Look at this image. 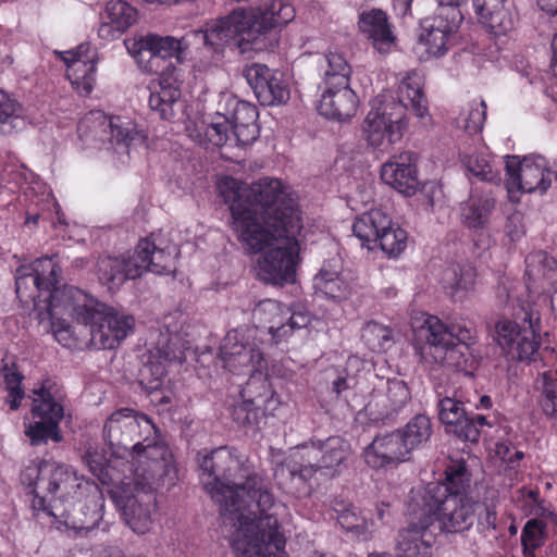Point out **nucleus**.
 <instances>
[{"mask_svg": "<svg viewBox=\"0 0 557 557\" xmlns=\"http://www.w3.org/2000/svg\"><path fill=\"white\" fill-rule=\"evenodd\" d=\"M189 136L199 145L231 146L232 124L225 115L215 116L211 123L201 122L187 128Z\"/></svg>", "mask_w": 557, "mask_h": 557, "instance_id": "473e14b6", "label": "nucleus"}, {"mask_svg": "<svg viewBox=\"0 0 557 557\" xmlns=\"http://www.w3.org/2000/svg\"><path fill=\"white\" fill-rule=\"evenodd\" d=\"M389 216L380 209H372L358 216L352 224L354 235L361 246L369 250L375 249V240L380 233L389 225Z\"/></svg>", "mask_w": 557, "mask_h": 557, "instance_id": "72a5a7b5", "label": "nucleus"}, {"mask_svg": "<svg viewBox=\"0 0 557 557\" xmlns=\"http://www.w3.org/2000/svg\"><path fill=\"white\" fill-rule=\"evenodd\" d=\"M69 314V312L66 311H61L58 315H57V319H59V315L61 314ZM52 321L55 320L54 319H51ZM52 327H53V334H54V337L55 339L64 347H71L72 345H74L75 343V339L73 337V333L71 331V327L70 325H65L63 323H60L59 326L55 325L54 322H52Z\"/></svg>", "mask_w": 557, "mask_h": 557, "instance_id": "0e129e2a", "label": "nucleus"}, {"mask_svg": "<svg viewBox=\"0 0 557 557\" xmlns=\"http://www.w3.org/2000/svg\"><path fill=\"white\" fill-rule=\"evenodd\" d=\"M495 200L487 194L471 195L461 206L462 223L470 228H483L487 222Z\"/></svg>", "mask_w": 557, "mask_h": 557, "instance_id": "e433bc0d", "label": "nucleus"}, {"mask_svg": "<svg viewBox=\"0 0 557 557\" xmlns=\"http://www.w3.org/2000/svg\"><path fill=\"white\" fill-rule=\"evenodd\" d=\"M103 22L98 30L100 37L113 39L137 22V10L124 0H110L106 4Z\"/></svg>", "mask_w": 557, "mask_h": 557, "instance_id": "7c9ffc66", "label": "nucleus"}, {"mask_svg": "<svg viewBox=\"0 0 557 557\" xmlns=\"http://www.w3.org/2000/svg\"><path fill=\"white\" fill-rule=\"evenodd\" d=\"M525 264V275L533 284L550 280L557 273V261L542 250L529 253Z\"/></svg>", "mask_w": 557, "mask_h": 557, "instance_id": "58836bf2", "label": "nucleus"}, {"mask_svg": "<svg viewBox=\"0 0 557 557\" xmlns=\"http://www.w3.org/2000/svg\"><path fill=\"white\" fill-rule=\"evenodd\" d=\"M259 136L258 125H232L231 146L252 144Z\"/></svg>", "mask_w": 557, "mask_h": 557, "instance_id": "bf43d9fd", "label": "nucleus"}, {"mask_svg": "<svg viewBox=\"0 0 557 557\" xmlns=\"http://www.w3.org/2000/svg\"><path fill=\"white\" fill-rule=\"evenodd\" d=\"M78 137L90 148L107 145L116 153H128L132 146L144 144L146 134L128 117L109 116L97 110L88 112L78 123Z\"/></svg>", "mask_w": 557, "mask_h": 557, "instance_id": "9d476101", "label": "nucleus"}, {"mask_svg": "<svg viewBox=\"0 0 557 557\" xmlns=\"http://www.w3.org/2000/svg\"><path fill=\"white\" fill-rule=\"evenodd\" d=\"M294 18V9L282 0H273L264 8L234 10L225 17L212 21L205 29L195 30L211 54V63L221 60L223 47L233 44L240 53L273 49L278 44L276 27Z\"/></svg>", "mask_w": 557, "mask_h": 557, "instance_id": "20e7f679", "label": "nucleus"}, {"mask_svg": "<svg viewBox=\"0 0 557 557\" xmlns=\"http://www.w3.org/2000/svg\"><path fill=\"white\" fill-rule=\"evenodd\" d=\"M518 319H500L495 325V341L508 359L531 362L540 347V313L530 309Z\"/></svg>", "mask_w": 557, "mask_h": 557, "instance_id": "4468645a", "label": "nucleus"}, {"mask_svg": "<svg viewBox=\"0 0 557 557\" xmlns=\"http://www.w3.org/2000/svg\"><path fill=\"white\" fill-rule=\"evenodd\" d=\"M151 358L165 362H180L185 360V354L180 338L177 335H172L168 331L160 333L159 339L153 350H151Z\"/></svg>", "mask_w": 557, "mask_h": 557, "instance_id": "c03bdc74", "label": "nucleus"}, {"mask_svg": "<svg viewBox=\"0 0 557 557\" xmlns=\"http://www.w3.org/2000/svg\"><path fill=\"white\" fill-rule=\"evenodd\" d=\"M232 417L240 426H253L258 424L259 411L252 400H244L234 405Z\"/></svg>", "mask_w": 557, "mask_h": 557, "instance_id": "4d7b16f0", "label": "nucleus"}, {"mask_svg": "<svg viewBox=\"0 0 557 557\" xmlns=\"http://www.w3.org/2000/svg\"><path fill=\"white\" fill-rule=\"evenodd\" d=\"M449 494L466 495L470 486V474L463 463H453L446 469V483H443Z\"/></svg>", "mask_w": 557, "mask_h": 557, "instance_id": "864d4df0", "label": "nucleus"}, {"mask_svg": "<svg viewBox=\"0 0 557 557\" xmlns=\"http://www.w3.org/2000/svg\"><path fill=\"white\" fill-rule=\"evenodd\" d=\"M472 7L478 22L494 37L509 36L517 27L515 0H472Z\"/></svg>", "mask_w": 557, "mask_h": 557, "instance_id": "4be33fe9", "label": "nucleus"}, {"mask_svg": "<svg viewBox=\"0 0 557 557\" xmlns=\"http://www.w3.org/2000/svg\"><path fill=\"white\" fill-rule=\"evenodd\" d=\"M472 330L460 324L446 325L435 315H428L418 330L424 341L422 357L430 362L471 374L474 358L470 351Z\"/></svg>", "mask_w": 557, "mask_h": 557, "instance_id": "6e6552de", "label": "nucleus"}, {"mask_svg": "<svg viewBox=\"0 0 557 557\" xmlns=\"http://www.w3.org/2000/svg\"><path fill=\"white\" fill-rule=\"evenodd\" d=\"M313 288L315 294L335 301L346 299L349 294V286L338 272L326 268H322L313 277Z\"/></svg>", "mask_w": 557, "mask_h": 557, "instance_id": "4c0bfd02", "label": "nucleus"}, {"mask_svg": "<svg viewBox=\"0 0 557 557\" xmlns=\"http://www.w3.org/2000/svg\"><path fill=\"white\" fill-rule=\"evenodd\" d=\"M144 265L137 263L135 250L120 257H101L97 263L99 281L109 289L119 288L125 281L143 275Z\"/></svg>", "mask_w": 557, "mask_h": 557, "instance_id": "bb28decb", "label": "nucleus"}, {"mask_svg": "<svg viewBox=\"0 0 557 557\" xmlns=\"http://www.w3.org/2000/svg\"><path fill=\"white\" fill-rule=\"evenodd\" d=\"M200 481L230 527L238 557H287L285 537L270 513L274 497L263 480L235 453L219 447L199 461Z\"/></svg>", "mask_w": 557, "mask_h": 557, "instance_id": "f03ea898", "label": "nucleus"}, {"mask_svg": "<svg viewBox=\"0 0 557 557\" xmlns=\"http://www.w3.org/2000/svg\"><path fill=\"white\" fill-rule=\"evenodd\" d=\"M258 109L247 101H235V107L231 116L232 125H258Z\"/></svg>", "mask_w": 557, "mask_h": 557, "instance_id": "13d9d810", "label": "nucleus"}, {"mask_svg": "<svg viewBox=\"0 0 557 557\" xmlns=\"http://www.w3.org/2000/svg\"><path fill=\"white\" fill-rule=\"evenodd\" d=\"M520 222L521 219L519 215H511L507 221L506 232L507 235L511 238V240L519 239L523 234V230L521 227H518Z\"/></svg>", "mask_w": 557, "mask_h": 557, "instance_id": "338daca9", "label": "nucleus"}, {"mask_svg": "<svg viewBox=\"0 0 557 557\" xmlns=\"http://www.w3.org/2000/svg\"><path fill=\"white\" fill-rule=\"evenodd\" d=\"M52 298L54 311L61 301L70 317L89 327L90 345L97 349H114L133 332V315L97 301L77 287H66Z\"/></svg>", "mask_w": 557, "mask_h": 557, "instance_id": "423d86ee", "label": "nucleus"}, {"mask_svg": "<svg viewBox=\"0 0 557 557\" xmlns=\"http://www.w3.org/2000/svg\"><path fill=\"white\" fill-rule=\"evenodd\" d=\"M180 97L178 74L173 67L171 73L162 72L158 82L151 83L148 103L162 120H171L174 116L173 106Z\"/></svg>", "mask_w": 557, "mask_h": 557, "instance_id": "c756f323", "label": "nucleus"}, {"mask_svg": "<svg viewBox=\"0 0 557 557\" xmlns=\"http://www.w3.org/2000/svg\"><path fill=\"white\" fill-rule=\"evenodd\" d=\"M124 45L139 69L146 73H158L161 70V61L165 59L174 58L182 63L187 48L184 38L157 34L126 38Z\"/></svg>", "mask_w": 557, "mask_h": 557, "instance_id": "f3484780", "label": "nucleus"}, {"mask_svg": "<svg viewBox=\"0 0 557 557\" xmlns=\"http://www.w3.org/2000/svg\"><path fill=\"white\" fill-rule=\"evenodd\" d=\"M25 433L29 437L30 444L33 446L45 444L48 442V440H51L54 443L62 441L59 424L42 420L29 424Z\"/></svg>", "mask_w": 557, "mask_h": 557, "instance_id": "8fccbe9b", "label": "nucleus"}, {"mask_svg": "<svg viewBox=\"0 0 557 557\" xmlns=\"http://www.w3.org/2000/svg\"><path fill=\"white\" fill-rule=\"evenodd\" d=\"M219 190L228 205L232 227L245 250L263 252L258 261L259 278L273 285L293 283L302 228L296 199L280 180L271 177L250 186L224 177Z\"/></svg>", "mask_w": 557, "mask_h": 557, "instance_id": "f257e3e1", "label": "nucleus"}, {"mask_svg": "<svg viewBox=\"0 0 557 557\" xmlns=\"http://www.w3.org/2000/svg\"><path fill=\"white\" fill-rule=\"evenodd\" d=\"M364 344L374 352L386 351L394 343L393 331L375 321L368 322L362 329Z\"/></svg>", "mask_w": 557, "mask_h": 557, "instance_id": "37998d69", "label": "nucleus"}, {"mask_svg": "<svg viewBox=\"0 0 557 557\" xmlns=\"http://www.w3.org/2000/svg\"><path fill=\"white\" fill-rule=\"evenodd\" d=\"M424 76L420 71L411 70L406 72L399 79L397 87V99L391 91L377 95L393 104L404 106V115L411 111L417 117L423 120L428 115V101L423 94Z\"/></svg>", "mask_w": 557, "mask_h": 557, "instance_id": "5701e85b", "label": "nucleus"}, {"mask_svg": "<svg viewBox=\"0 0 557 557\" xmlns=\"http://www.w3.org/2000/svg\"><path fill=\"white\" fill-rule=\"evenodd\" d=\"M309 323L310 315L307 312L293 311L286 319V322H282V325L271 324L270 333L273 338L278 342L287 337L294 331L307 327Z\"/></svg>", "mask_w": 557, "mask_h": 557, "instance_id": "603ef678", "label": "nucleus"}, {"mask_svg": "<svg viewBox=\"0 0 557 557\" xmlns=\"http://www.w3.org/2000/svg\"><path fill=\"white\" fill-rule=\"evenodd\" d=\"M165 373V364L158 359L154 362L150 357L139 371V383L148 393L157 392L162 386Z\"/></svg>", "mask_w": 557, "mask_h": 557, "instance_id": "de8ad7c7", "label": "nucleus"}, {"mask_svg": "<svg viewBox=\"0 0 557 557\" xmlns=\"http://www.w3.org/2000/svg\"><path fill=\"white\" fill-rule=\"evenodd\" d=\"M88 52L89 46L81 45L76 50L61 53L62 60L67 65L66 76L72 86L82 96H87L91 92L96 81L95 55H89Z\"/></svg>", "mask_w": 557, "mask_h": 557, "instance_id": "393cba45", "label": "nucleus"}, {"mask_svg": "<svg viewBox=\"0 0 557 557\" xmlns=\"http://www.w3.org/2000/svg\"><path fill=\"white\" fill-rule=\"evenodd\" d=\"M350 455V445L341 436H330L326 440L311 441L297 446L285 460L290 475L307 481L317 472L334 476Z\"/></svg>", "mask_w": 557, "mask_h": 557, "instance_id": "f8f14e48", "label": "nucleus"}, {"mask_svg": "<svg viewBox=\"0 0 557 557\" xmlns=\"http://www.w3.org/2000/svg\"><path fill=\"white\" fill-rule=\"evenodd\" d=\"M289 310L285 309L278 301L273 299H263L259 301L252 310V317L259 323L282 325Z\"/></svg>", "mask_w": 557, "mask_h": 557, "instance_id": "49530a36", "label": "nucleus"}, {"mask_svg": "<svg viewBox=\"0 0 557 557\" xmlns=\"http://www.w3.org/2000/svg\"><path fill=\"white\" fill-rule=\"evenodd\" d=\"M533 398L548 419L557 418V373L545 371L540 373L533 384Z\"/></svg>", "mask_w": 557, "mask_h": 557, "instance_id": "f704fd0d", "label": "nucleus"}, {"mask_svg": "<svg viewBox=\"0 0 557 557\" xmlns=\"http://www.w3.org/2000/svg\"><path fill=\"white\" fill-rule=\"evenodd\" d=\"M438 419L446 431L454 433L458 438H473L475 432L467 428L468 413L461 400L453 397H443L437 401Z\"/></svg>", "mask_w": 557, "mask_h": 557, "instance_id": "2f4dec72", "label": "nucleus"}, {"mask_svg": "<svg viewBox=\"0 0 557 557\" xmlns=\"http://www.w3.org/2000/svg\"><path fill=\"white\" fill-rule=\"evenodd\" d=\"M467 428L473 429L475 432V436L473 438H461L462 441H469L475 443L480 438V431L482 428L487 426L492 428L494 425V420H491L488 416L484 414H468V421H466Z\"/></svg>", "mask_w": 557, "mask_h": 557, "instance_id": "e2e57ef3", "label": "nucleus"}, {"mask_svg": "<svg viewBox=\"0 0 557 557\" xmlns=\"http://www.w3.org/2000/svg\"><path fill=\"white\" fill-rule=\"evenodd\" d=\"M59 267L52 258L44 257L36 259L29 264H23L15 272V292L18 299L25 304H33L34 308L40 313L47 312L50 319L64 311L61 301L55 311L52 309V297L57 292H61L67 286L57 288Z\"/></svg>", "mask_w": 557, "mask_h": 557, "instance_id": "9b49d317", "label": "nucleus"}, {"mask_svg": "<svg viewBox=\"0 0 557 557\" xmlns=\"http://www.w3.org/2000/svg\"><path fill=\"white\" fill-rule=\"evenodd\" d=\"M153 431L154 425L147 416L131 408H121L107 419L103 438L113 456L121 459L131 457L134 469L139 463L150 469L152 458L147 456V449L149 446H160L148 438Z\"/></svg>", "mask_w": 557, "mask_h": 557, "instance_id": "1a4fd4ad", "label": "nucleus"}, {"mask_svg": "<svg viewBox=\"0 0 557 557\" xmlns=\"http://www.w3.org/2000/svg\"><path fill=\"white\" fill-rule=\"evenodd\" d=\"M468 171L481 181L498 183L500 173L483 154H471L463 159Z\"/></svg>", "mask_w": 557, "mask_h": 557, "instance_id": "09e8293b", "label": "nucleus"}, {"mask_svg": "<svg viewBox=\"0 0 557 557\" xmlns=\"http://www.w3.org/2000/svg\"><path fill=\"white\" fill-rule=\"evenodd\" d=\"M34 395L32 406L34 417L42 421L59 424L64 416L63 406L45 388L34 391Z\"/></svg>", "mask_w": 557, "mask_h": 557, "instance_id": "ea45409f", "label": "nucleus"}, {"mask_svg": "<svg viewBox=\"0 0 557 557\" xmlns=\"http://www.w3.org/2000/svg\"><path fill=\"white\" fill-rule=\"evenodd\" d=\"M147 456L152 458L151 468L139 463L133 470L136 493L122 491L114 494L125 523L137 534L147 533L152 525L151 512L156 507L153 492L173 483L174 469L168 449L164 446H149Z\"/></svg>", "mask_w": 557, "mask_h": 557, "instance_id": "0eeeda50", "label": "nucleus"}, {"mask_svg": "<svg viewBox=\"0 0 557 557\" xmlns=\"http://www.w3.org/2000/svg\"><path fill=\"white\" fill-rule=\"evenodd\" d=\"M475 276V270L470 263H449L442 270L441 283L451 296H456L472 289Z\"/></svg>", "mask_w": 557, "mask_h": 557, "instance_id": "c9c22d12", "label": "nucleus"}, {"mask_svg": "<svg viewBox=\"0 0 557 557\" xmlns=\"http://www.w3.org/2000/svg\"><path fill=\"white\" fill-rule=\"evenodd\" d=\"M2 377L9 393L7 401L12 410H16L24 397V393L20 387L23 376L15 366L12 364L11 367L4 366L2 368Z\"/></svg>", "mask_w": 557, "mask_h": 557, "instance_id": "3c124183", "label": "nucleus"}, {"mask_svg": "<svg viewBox=\"0 0 557 557\" xmlns=\"http://www.w3.org/2000/svg\"><path fill=\"white\" fill-rule=\"evenodd\" d=\"M243 76L262 106H277L289 99L288 84L278 71L253 63L244 69Z\"/></svg>", "mask_w": 557, "mask_h": 557, "instance_id": "412c9836", "label": "nucleus"}, {"mask_svg": "<svg viewBox=\"0 0 557 557\" xmlns=\"http://www.w3.org/2000/svg\"><path fill=\"white\" fill-rule=\"evenodd\" d=\"M358 27L373 49L381 54L389 53L396 45L394 26L381 9L362 11L359 14Z\"/></svg>", "mask_w": 557, "mask_h": 557, "instance_id": "b1692460", "label": "nucleus"}, {"mask_svg": "<svg viewBox=\"0 0 557 557\" xmlns=\"http://www.w3.org/2000/svg\"><path fill=\"white\" fill-rule=\"evenodd\" d=\"M412 0H393L395 12L400 16H406L410 13Z\"/></svg>", "mask_w": 557, "mask_h": 557, "instance_id": "774afa93", "label": "nucleus"}, {"mask_svg": "<svg viewBox=\"0 0 557 557\" xmlns=\"http://www.w3.org/2000/svg\"><path fill=\"white\" fill-rule=\"evenodd\" d=\"M545 523L539 519L529 520L521 533V542L524 552L534 550L542 545L544 539Z\"/></svg>", "mask_w": 557, "mask_h": 557, "instance_id": "6e6d98bb", "label": "nucleus"}, {"mask_svg": "<svg viewBox=\"0 0 557 557\" xmlns=\"http://www.w3.org/2000/svg\"><path fill=\"white\" fill-rule=\"evenodd\" d=\"M83 459L94 475L99 476L103 473L107 463V459L103 454L99 453L97 449L89 447L85 451Z\"/></svg>", "mask_w": 557, "mask_h": 557, "instance_id": "052dcab7", "label": "nucleus"}, {"mask_svg": "<svg viewBox=\"0 0 557 557\" xmlns=\"http://www.w3.org/2000/svg\"><path fill=\"white\" fill-rule=\"evenodd\" d=\"M414 162L416 157L412 152H403L383 164L381 178L398 193L411 196L419 185Z\"/></svg>", "mask_w": 557, "mask_h": 557, "instance_id": "cd10ccee", "label": "nucleus"}, {"mask_svg": "<svg viewBox=\"0 0 557 557\" xmlns=\"http://www.w3.org/2000/svg\"><path fill=\"white\" fill-rule=\"evenodd\" d=\"M134 250L137 263L144 265L143 274L146 272L156 274H171L175 272V257L178 255L176 246L159 248L154 240L145 238L139 240Z\"/></svg>", "mask_w": 557, "mask_h": 557, "instance_id": "c85d7f7f", "label": "nucleus"}, {"mask_svg": "<svg viewBox=\"0 0 557 557\" xmlns=\"http://www.w3.org/2000/svg\"><path fill=\"white\" fill-rule=\"evenodd\" d=\"M406 239L407 233L389 219V225L380 233L375 240V248L380 247L387 256L396 257L406 248Z\"/></svg>", "mask_w": 557, "mask_h": 557, "instance_id": "a18cd8bd", "label": "nucleus"}, {"mask_svg": "<svg viewBox=\"0 0 557 557\" xmlns=\"http://www.w3.org/2000/svg\"><path fill=\"white\" fill-rule=\"evenodd\" d=\"M496 453L504 461L508 463L518 462L524 457L523 451L512 448L506 443L498 444Z\"/></svg>", "mask_w": 557, "mask_h": 557, "instance_id": "69168bd1", "label": "nucleus"}, {"mask_svg": "<svg viewBox=\"0 0 557 557\" xmlns=\"http://www.w3.org/2000/svg\"><path fill=\"white\" fill-rule=\"evenodd\" d=\"M486 116V104L484 101L470 104L467 112L461 114L458 124L469 134L481 132Z\"/></svg>", "mask_w": 557, "mask_h": 557, "instance_id": "5fc2aeb1", "label": "nucleus"}, {"mask_svg": "<svg viewBox=\"0 0 557 557\" xmlns=\"http://www.w3.org/2000/svg\"><path fill=\"white\" fill-rule=\"evenodd\" d=\"M410 400V392L399 380L380 381L366 404L363 411L371 422L388 423L396 420Z\"/></svg>", "mask_w": 557, "mask_h": 557, "instance_id": "aec40b11", "label": "nucleus"}, {"mask_svg": "<svg viewBox=\"0 0 557 557\" xmlns=\"http://www.w3.org/2000/svg\"><path fill=\"white\" fill-rule=\"evenodd\" d=\"M421 513L418 521L399 531L397 549L398 557H432V546L435 542L430 530L431 515L436 517L440 529L446 533H462L470 530L474 522L484 528L493 527L495 511L485 502L468 495L449 494L448 488L434 482L428 484L416 499Z\"/></svg>", "mask_w": 557, "mask_h": 557, "instance_id": "7ed1b4c3", "label": "nucleus"}, {"mask_svg": "<svg viewBox=\"0 0 557 557\" xmlns=\"http://www.w3.org/2000/svg\"><path fill=\"white\" fill-rule=\"evenodd\" d=\"M256 333L255 329H236L227 332L219 352L226 370L235 375H262L268 363Z\"/></svg>", "mask_w": 557, "mask_h": 557, "instance_id": "2eb2a0df", "label": "nucleus"}, {"mask_svg": "<svg viewBox=\"0 0 557 557\" xmlns=\"http://www.w3.org/2000/svg\"><path fill=\"white\" fill-rule=\"evenodd\" d=\"M326 69L318 111L326 119L347 121L358 108V97L349 87L351 69L342 53L329 52L324 57Z\"/></svg>", "mask_w": 557, "mask_h": 557, "instance_id": "ddd939ff", "label": "nucleus"}, {"mask_svg": "<svg viewBox=\"0 0 557 557\" xmlns=\"http://www.w3.org/2000/svg\"><path fill=\"white\" fill-rule=\"evenodd\" d=\"M25 126L22 106L0 90V132L11 134Z\"/></svg>", "mask_w": 557, "mask_h": 557, "instance_id": "79ce46f5", "label": "nucleus"}, {"mask_svg": "<svg viewBox=\"0 0 557 557\" xmlns=\"http://www.w3.org/2000/svg\"><path fill=\"white\" fill-rule=\"evenodd\" d=\"M338 523L346 530H355L363 524L364 519L357 513L356 507L348 506L337 517Z\"/></svg>", "mask_w": 557, "mask_h": 557, "instance_id": "680f3d73", "label": "nucleus"}, {"mask_svg": "<svg viewBox=\"0 0 557 557\" xmlns=\"http://www.w3.org/2000/svg\"><path fill=\"white\" fill-rule=\"evenodd\" d=\"M382 97L371 100V109L362 123V136L370 147L388 151L403 137L404 106Z\"/></svg>", "mask_w": 557, "mask_h": 557, "instance_id": "dca6fc26", "label": "nucleus"}, {"mask_svg": "<svg viewBox=\"0 0 557 557\" xmlns=\"http://www.w3.org/2000/svg\"><path fill=\"white\" fill-rule=\"evenodd\" d=\"M23 485L32 488L35 509L48 511L49 515L64 518L65 524L74 529H89L78 524L67 508H75L74 499L83 488V482L71 467L53 460L30 463L21 473ZM79 508L82 505L78 503Z\"/></svg>", "mask_w": 557, "mask_h": 557, "instance_id": "39448f33", "label": "nucleus"}, {"mask_svg": "<svg viewBox=\"0 0 557 557\" xmlns=\"http://www.w3.org/2000/svg\"><path fill=\"white\" fill-rule=\"evenodd\" d=\"M548 163L544 157L536 156L519 161L516 156L505 157L507 189L522 193L544 194L550 186Z\"/></svg>", "mask_w": 557, "mask_h": 557, "instance_id": "6ab92c4d", "label": "nucleus"}, {"mask_svg": "<svg viewBox=\"0 0 557 557\" xmlns=\"http://www.w3.org/2000/svg\"><path fill=\"white\" fill-rule=\"evenodd\" d=\"M409 456L410 451L398 431L376 436L364 450V460L372 468L397 465L407 461Z\"/></svg>", "mask_w": 557, "mask_h": 557, "instance_id": "a878e982", "label": "nucleus"}, {"mask_svg": "<svg viewBox=\"0 0 557 557\" xmlns=\"http://www.w3.org/2000/svg\"><path fill=\"white\" fill-rule=\"evenodd\" d=\"M463 20L456 5L438 7L434 15L421 21L420 45L428 58L442 57L456 42Z\"/></svg>", "mask_w": 557, "mask_h": 557, "instance_id": "a211bd4d", "label": "nucleus"}, {"mask_svg": "<svg viewBox=\"0 0 557 557\" xmlns=\"http://www.w3.org/2000/svg\"><path fill=\"white\" fill-rule=\"evenodd\" d=\"M407 448L411 453L414 448L428 442L432 435V424L424 414L414 416L404 429L398 430Z\"/></svg>", "mask_w": 557, "mask_h": 557, "instance_id": "a19ab883", "label": "nucleus"}]
</instances>
